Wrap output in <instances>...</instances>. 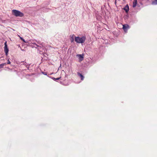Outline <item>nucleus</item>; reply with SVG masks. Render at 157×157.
Instances as JSON below:
<instances>
[{"mask_svg": "<svg viewBox=\"0 0 157 157\" xmlns=\"http://www.w3.org/2000/svg\"><path fill=\"white\" fill-rule=\"evenodd\" d=\"M86 40V36H83L81 37L79 36H75V40L77 43H84Z\"/></svg>", "mask_w": 157, "mask_h": 157, "instance_id": "f257e3e1", "label": "nucleus"}, {"mask_svg": "<svg viewBox=\"0 0 157 157\" xmlns=\"http://www.w3.org/2000/svg\"><path fill=\"white\" fill-rule=\"evenodd\" d=\"M12 13L13 15L17 17H22L24 16L23 13L19 10H12Z\"/></svg>", "mask_w": 157, "mask_h": 157, "instance_id": "f03ea898", "label": "nucleus"}, {"mask_svg": "<svg viewBox=\"0 0 157 157\" xmlns=\"http://www.w3.org/2000/svg\"><path fill=\"white\" fill-rule=\"evenodd\" d=\"M4 51L5 52L6 54V56L7 55L9 51V49L7 47V46L6 44V42L5 43V46H4Z\"/></svg>", "mask_w": 157, "mask_h": 157, "instance_id": "7ed1b4c3", "label": "nucleus"}, {"mask_svg": "<svg viewBox=\"0 0 157 157\" xmlns=\"http://www.w3.org/2000/svg\"><path fill=\"white\" fill-rule=\"evenodd\" d=\"M123 29L125 32L127 31L128 29L129 28V26L127 24L123 25Z\"/></svg>", "mask_w": 157, "mask_h": 157, "instance_id": "20e7f679", "label": "nucleus"}, {"mask_svg": "<svg viewBox=\"0 0 157 157\" xmlns=\"http://www.w3.org/2000/svg\"><path fill=\"white\" fill-rule=\"evenodd\" d=\"M75 35L74 34L71 35L70 36V40L71 43H72L74 41V36Z\"/></svg>", "mask_w": 157, "mask_h": 157, "instance_id": "39448f33", "label": "nucleus"}, {"mask_svg": "<svg viewBox=\"0 0 157 157\" xmlns=\"http://www.w3.org/2000/svg\"><path fill=\"white\" fill-rule=\"evenodd\" d=\"M124 9L126 13L128 12L129 10V7L128 4L125 6L124 8Z\"/></svg>", "mask_w": 157, "mask_h": 157, "instance_id": "423d86ee", "label": "nucleus"}, {"mask_svg": "<svg viewBox=\"0 0 157 157\" xmlns=\"http://www.w3.org/2000/svg\"><path fill=\"white\" fill-rule=\"evenodd\" d=\"M77 74L81 78V80H83L84 79V77L79 72H78L77 73Z\"/></svg>", "mask_w": 157, "mask_h": 157, "instance_id": "0eeeda50", "label": "nucleus"}, {"mask_svg": "<svg viewBox=\"0 0 157 157\" xmlns=\"http://www.w3.org/2000/svg\"><path fill=\"white\" fill-rule=\"evenodd\" d=\"M79 57V58L81 60H83V57L82 55L79 54L77 55Z\"/></svg>", "mask_w": 157, "mask_h": 157, "instance_id": "6e6552de", "label": "nucleus"}, {"mask_svg": "<svg viewBox=\"0 0 157 157\" xmlns=\"http://www.w3.org/2000/svg\"><path fill=\"white\" fill-rule=\"evenodd\" d=\"M137 3V0H135V1L133 2V7H134L136 6Z\"/></svg>", "mask_w": 157, "mask_h": 157, "instance_id": "1a4fd4ad", "label": "nucleus"}, {"mask_svg": "<svg viewBox=\"0 0 157 157\" xmlns=\"http://www.w3.org/2000/svg\"><path fill=\"white\" fill-rule=\"evenodd\" d=\"M6 65V63H3L1 64H0V68H2L4 67V66Z\"/></svg>", "mask_w": 157, "mask_h": 157, "instance_id": "9d476101", "label": "nucleus"}, {"mask_svg": "<svg viewBox=\"0 0 157 157\" xmlns=\"http://www.w3.org/2000/svg\"><path fill=\"white\" fill-rule=\"evenodd\" d=\"M152 3L153 5H157V0H155L154 1L152 2Z\"/></svg>", "mask_w": 157, "mask_h": 157, "instance_id": "9b49d317", "label": "nucleus"}, {"mask_svg": "<svg viewBox=\"0 0 157 157\" xmlns=\"http://www.w3.org/2000/svg\"><path fill=\"white\" fill-rule=\"evenodd\" d=\"M20 39L22 40L23 41H24L25 43H26V42L25 41V40L22 37H20Z\"/></svg>", "mask_w": 157, "mask_h": 157, "instance_id": "f8f14e48", "label": "nucleus"}, {"mask_svg": "<svg viewBox=\"0 0 157 157\" xmlns=\"http://www.w3.org/2000/svg\"><path fill=\"white\" fill-rule=\"evenodd\" d=\"M10 62L9 60V59H8L7 63V64H10Z\"/></svg>", "mask_w": 157, "mask_h": 157, "instance_id": "ddd939ff", "label": "nucleus"}, {"mask_svg": "<svg viewBox=\"0 0 157 157\" xmlns=\"http://www.w3.org/2000/svg\"><path fill=\"white\" fill-rule=\"evenodd\" d=\"M34 44H35V45H36L37 47H40L39 45H37V44H36L35 43H34Z\"/></svg>", "mask_w": 157, "mask_h": 157, "instance_id": "4468645a", "label": "nucleus"}, {"mask_svg": "<svg viewBox=\"0 0 157 157\" xmlns=\"http://www.w3.org/2000/svg\"><path fill=\"white\" fill-rule=\"evenodd\" d=\"M42 73L45 75H47V73L45 72H43Z\"/></svg>", "mask_w": 157, "mask_h": 157, "instance_id": "2eb2a0df", "label": "nucleus"}, {"mask_svg": "<svg viewBox=\"0 0 157 157\" xmlns=\"http://www.w3.org/2000/svg\"><path fill=\"white\" fill-rule=\"evenodd\" d=\"M61 78V77H60L57 78H56V80H58L59 79Z\"/></svg>", "mask_w": 157, "mask_h": 157, "instance_id": "dca6fc26", "label": "nucleus"}, {"mask_svg": "<svg viewBox=\"0 0 157 157\" xmlns=\"http://www.w3.org/2000/svg\"><path fill=\"white\" fill-rule=\"evenodd\" d=\"M52 79L54 80H55L56 78L54 77H52Z\"/></svg>", "mask_w": 157, "mask_h": 157, "instance_id": "f3484780", "label": "nucleus"}, {"mask_svg": "<svg viewBox=\"0 0 157 157\" xmlns=\"http://www.w3.org/2000/svg\"><path fill=\"white\" fill-rule=\"evenodd\" d=\"M40 42L39 41H38L37 42V43L38 44H40Z\"/></svg>", "mask_w": 157, "mask_h": 157, "instance_id": "a211bd4d", "label": "nucleus"}, {"mask_svg": "<svg viewBox=\"0 0 157 157\" xmlns=\"http://www.w3.org/2000/svg\"><path fill=\"white\" fill-rule=\"evenodd\" d=\"M21 63H23V64L25 65H26V64H25V63H24V62H21Z\"/></svg>", "mask_w": 157, "mask_h": 157, "instance_id": "6ab92c4d", "label": "nucleus"}, {"mask_svg": "<svg viewBox=\"0 0 157 157\" xmlns=\"http://www.w3.org/2000/svg\"><path fill=\"white\" fill-rule=\"evenodd\" d=\"M26 67H27V68H28V69L29 68V66H28V67H27V66H26Z\"/></svg>", "mask_w": 157, "mask_h": 157, "instance_id": "aec40b11", "label": "nucleus"}]
</instances>
